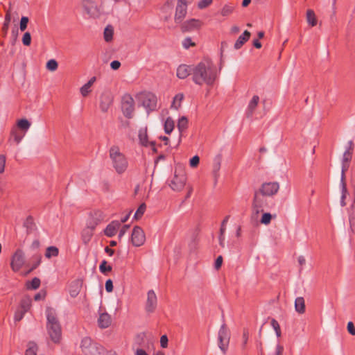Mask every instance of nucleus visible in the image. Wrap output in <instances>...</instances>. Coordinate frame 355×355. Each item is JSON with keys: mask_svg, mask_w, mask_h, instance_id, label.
I'll return each instance as SVG.
<instances>
[{"mask_svg": "<svg viewBox=\"0 0 355 355\" xmlns=\"http://www.w3.org/2000/svg\"><path fill=\"white\" fill-rule=\"evenodd\" d=\"M266 197L268 196L266 195H263L259 189L254 191L252 200V207L256 209L257 213H259L260 211H263V209L266 205Z\"/></svg>", "mask_w": 355, "mask_h": 355, "instance_id": "nucleus-11", "label": "nucleus"}, {"mask_svg": "<svg viewBox=\"0 0 355 355\" xmlns=\"http://www.w3.org/2000/svg\"><path fill=\"white\" fill-rule=\"evenodd\" d=\"M26 313V312L21 309L17 310L15 313V320L17 322L20 321L24 318V315Z\"/></svg>", "mask_w": 355, "mask_h": 355, "instance_id": "nucleus-57", "label": "nucleus"}, {"mask_svg": "<svg viewBox=\"0 0 355 355\" xmlns=\"http://www.w3.org/2000/svg\"><path fill=\"white\" fill-rule=\"evenodd\" d=\"M33 259L34 260V262L33 263V265L31 269L29 270V272L33 271L39 266L42 261V257L40 255H35L33 257Z\"/></svg>", "mask_w": 355, "mask_h": 355, "instance_id": "nucleus-48", "label": "nucleus"}, {"mask_svg": "<svg viewBox=\"0 0 355 355\" xmlns=\"http://www.w3.org/2000/svg\"><path fill=\"white\" fill-rule=\"evenodd\" d=\"M47 334L54 344H59L62 340V327L55 310L51 307L46 309Z\"/></svg>", "mask_w": 355, "mask_h": 355, "instance_id": "nucleus-2", "label": "nucleus"}, {"mask_svg": "<svg viewBox=\"0 0 355 355\" xmlns=\"http://www.w3.org/2000/svg\"><path fill=\"white\" fill-rule=\"evenodd\" d=\"M248 338H249L248 331L247 329H244L243 332V343L241 345L243 349H244L246 347V345H247L248 340Z\"/></svg>", "mask_w": 355, "mask_h": 355, "instance_id": "nucleus-54", "label": "nucleus"}, {"mask_svg": "<svg viewBox=\"0 0 355 355\" xmlns=\"http://www.w3.org/2000/svg\"><path fill=\"white\" fill-rule=\"evenodd\" d=\"M352 153L349 151H345L343 155L342 162L349 163L352 158Z\"/></svg>", "mask_w": 355, "mask_h": 355, "instance_id": "nucleus-55", "label": "nucleus"}, {"mask_svg": "<svg viewBox=\"0 0 355 355\" xmlns=\"http://www.w3.org/2000/svg\"><path fill=\"white\" fill-rule=\"evenodd\" d=\"M41 281L38 277H34L31 281L26 282V288L28 290H36L40 286Z\"/></svg>", "mask_w": 355, "mask_h": 355, "instance_id": "nucleus-33", "label": "nucleus"}, {"mask_svg": "<svg viewBox=\"0 0 355 355\" xmlns=\"http://www.w3.org/2000/svg\"><path fill=\"white\" fill-rule=\"evenodd\" d=\"M46 67L48 70L51 71H55L58 67V62L54 60V59H51V60H49L47 62H46Z\"/></svg>", "mask_w": 355, "mask_h": 355, "instance_id": "nucleus-47", "label": "nucleus"}, {"mask_svg": "<svg viewBox=\"0 0 355 355\" xmlns=\"http://www.w3.org/2000/svg\"><path fill=\"white\" fill-rule=\"evenodd\" d=\"M59 254V249L55 246H49L46 249L45 257L47 259L58 257Z\"/></svg>", "mask_w": 355, "mask_h": 355, "instance_id": "nucleus-32", "label": "nucleus"}, {"mask_svg": "<svg viewBox=\"0 0 355 355\" xmlns=\"http://www.w3.org/2000/svg\"><path fill=\"white\" fill-rule=\"evenodd\" d=\"M6 165V156L3 155H0V174L3 173L5 170Z\"/></svg>", "mask_w": 355, "mask_h": 355, "instance_id": "nucleus-58", "label": "nucleus"}, {"mask_svg": "<svg viewBox=\"0 0 355 355\" xmlns=\"http://www.w3.org/2000/svg\"><path fill=\"white\" fill-rule=\"evenodd\" d=\"M80 91L82 96L84 97L87 96L91 92L90 87H87L86 84H85L83 86L80 87Z\"/></svg>", "mask_w": 355, "mask_h": 355, "instance_id": "nucleus-59", "label": "nucleus"}, {"mask_svg": "<svg viewBox=\"0 0 355 355\" xmlns=\"http://www.w3.org/2000/svg\"><path fill=\"white\" fill-rule=\"evenodd\" d=\"M112 266L107 265V262L105 260L102 261L99 266V270L103 274H106L108 272L112 271Z\"/></svg>", "mask_w": 355, "mask_h": 355, "instance_id": "nucleus-46", "label": "nucleus"}, {"mask_svg": "<svg viewBox=\"0 0 355 355\" xmlns=\"http://www.w3.org/2000/svg\"><path fill=\"white\" fill-rule=\"evenodd\" d=\"M121 110L126 118H132L135 110V101L133 98L128 94H125L122 97Z\"/></svg>", "mask_w": 355, "mask_h": 355, "instance_id": "nucleus-8", "label": "nucleus"}, {"mask_svg": "<svg viewBox=\"0 0 355 355\" xmlns=\"http://www.w3.org/2000/svg\"><path fill=\"white\" fill-rule=\"evenodd\" d=\"M168 339L166 335H163L160 338V345L162 348H166L168 347Z\"/></svg>", "mask_w": 355, "mask_h": 355, "instance_id": "nucleus-61", "label": "nucleus"}, {"mask_svg": "<svg viewBox=\"0 0 355 355\" xmlns=\"http://www.w3.org/2000/svg\"><path fill=\"white\" fill-rule=\"evenodd\" d=\"M217 78V73L213 62L207 59L193 67L192 80L198 85L205 84L212 86Z\"/></svg>", "mask_w": 355, "mask_h": 355, "instance_id": "nucleus-1", "label": "nucleus"}, {"mask_svg": "<svg viewBox=\"0 0 355 355\" xmlns=\"http://www.w3.org/2000/svg\"><path fill=\"white\" fill-rule=\"evenodd\" d=\"M347 329L348 332L351 335H352V336L355 335V327H354V323L352 322L349 321L347 323Z\"/></svg>", "mask_w": 355, "mask_h": 355, "instance_id": "nucleus-64", "label": "nucleus"}, {"mask_svg": "<svg viewBox=\"0 0 355 355\" xmlns=\"http://www.w3.org/2000/svg\"><path fill=\"white\" fill-rule=\"evenodd\" d=\"M25 261L24 253L21 249H17L12 257L11 268L15 272L19 271Z\"/></svg>", "mask_w": 355, "mask_h": 355, "instance_id": "nucleus-13", "label": "nucleus"}, {"mask_svg": "<svg viewBox=\"0 0 355 355\" xmlns=\"http://www.w3.org/2000/svg\"><path fill=\"white\" fill-rule=\"evenodd\" d=\"M234 9V6L232 3L225 5L221 10V15L224 17L230 15L232 13Z\"/></svg>", "mask_w": 355, "mask_h": 355, "instance_id": "nucleus-42", "label": "nucleus"}, {"mask_svg": "<svg viewBox=\"0 0 355 355\" xmlns=\"http://www.w3.org/2000/svg\"><path fill=\"white\" fill-rule=\"evenodd\" d=\"M272 219V215L270 213H263L261 218V223L264 225H268Z\"/></svg>", "mask_w": 355, "mask_h": 355, "instance_id": "nucleus-49", "label": "nucleus"}, {"mask_svg": "<svg viewBox=\"0 0 355 355\" xmlns=\"http://www.w3.org/2000/svg\"><path fill=\"white\" fill-rule=\"evenodd\" d=\"M229 218H230V216L229 215L226 216L225 217V218L223 219V220L222 221L221 227H220V234H225V225L228 222Z\"/></svg>", "mask_w": 355, "mask_h": 355, "instance_id": "nucleus-62", "label": "nucleus"}, {"mask_svg": "<svg viewBox=\"0 0 355 355\" xmlns=\"http://www.w3.org/2000/svg\"><path fill=\"white\" fill-rule=\"evenodd\" d=\"M114 30L112 26H107L104 30V39L106 42H110L112 40Z\"/></svg>", "mask_w": 355, "mask_h": 355, "instance_id": "nucleus-40", "label": "nucleus"}, {"mask_svg": "<svg viewBox=\"0 0 355 355\" xmlns=\"http://www.w3.org/2000/svg\"><path fill=\"white\" fill-rule=\"evenodd\" d=\"M94 231L92 229H89L87 227H85L81 232V239L83 241V243L85 244V245H87L93 235H94Z\"/></svg>", "mask_w": 355, "mask_h": 355, "instance_id": "nucleus-26", "label": "nucleus"}, {"mask_svg": "<svg viewBox=\"0 0 355 355\" xmlns=\"http://www.w3.org/2000/svg\"><path fill=\"white\" fill-rule=\"evenodd\" d=\"M147 295L148 297L145 309L146 312L150 313L155 311L157 307V300L156 294L153 290H150Z\"/></svg>", "mask_w": 355, "mask_h": 355, "instance_id": "nucleus-18", "label": "nucleus"}, {"mask_svg": "<svg viewBox=\"0 0 355 355\" xmlns=\"http://www.w3.org/2000/svg\"><path fill=\"white\" fill-rule=\"evenodd\" d=\"M25 132H21L19 129H17V128L13 127L10 131L9 141L13 139L16 144H19L25 136Z\"/></svg>", "mask_w": 355, "mask_h": 355, "instance_id": "nucleus-23", "label": "nucleus"}, {"mask_svg": "<svg viewBox=\"0 0 355 355\" xmlns=\"http://www.w3.org/2000/svg\"><path fill=\"white\" fill-rule=\"evenodd\" d=\"M306 20L311 26H315L317 24V19L313 10L309 9L306 11Z\"/></svg>", "mask_w": 355, "mask_h": 355, "instance_id": "nucleus-34", "label": "nucleus"}, {"mask_svg": "<svg viewBox=\"0 0 355 355\" xmlns=\"http://www.w3.org/2000/svg\"><path fill=\"white\" fill-rule=\"evenodd\" d=\"M145 240V234L141 227L135 226L131 234V242L132 245L136 247L141 246L144 243Z\"/></svg>", "mask_w": 355, "mask_h": 355, "instance_id": "nucleus-12", "label": "nucleus"}, {"mask_svg": "<svg viewBox=\"0 0 355 355\" xmlns=\"http://www.w3.org/2000/svg\"><path fill=\"white\" fill-rule=\"evenodd\" d=\"M184 98L183 94H178L175 96L171 107L178 110L180 107L182 101Z\"/></svg>", "mask_w": 355, "mask_h": 355, "instance_id": "nucleus-41", "label": "nucleus"}, {"mask_svg": "<svg viewBox=\"0 0 355 355\" xmlns=\"http://www.w3.org/2000/svg\"><path fill=\"white\" fill-rule=\"evenodd\" d=\"M24 226L26 228V233L30 234L36 230V225L34 223L33 218L31 216H28L24 223Z\"/></svg>", "mask_w": 355, "mask_h": 355, "instance_id": "nucleus-27", "label": "nucleus"}, {"mask_svg": "<svg viewBox=\"0 0 355 355\" xmlns=\"http://www.w3.org/2000/svg\"><path fill=\"white\" fill-rule=\"evenodd\" d=\"M194 66L180 64L177 69V76L180 79H184L189 75L192 76Z\"/></svg>", "mask_w": 355, "mask_h": 355, "instance_id": "nucleus-19", "label": "nucleus"}, {"mask_svg": "<svg viewBox=\"0 0 355 355\" xmlns=\"http://www.w3.org/2000/svg\"><path fill=\"white\" fill-rule=\"evenodd\" d=\"M98 324L100 328L105 329L111 324V317L107 313H101L98 319Z\"/></svg>", "mask_w": 355, "mask_h": 355, "instance_id": "nucleus-24", "label": "nucleus"}, {"mask_svg": "<svg viewBox=\"0 0 355 355\" xmlns=\"http://www.w3.org/2000/svg\"><path fill=\"white\" fill-rule=\"evenodd\" d=\"M138 98L148 113L156 109L157 97L154 94L150 92L141 93L138 96Z\"/></svg>", "mask_w": 355, "mask_h": 355, "instance_id": "nucleus-6", "label": "nucleus"}, {"mask_svg": "<svg viewBox=\"0 0 355 355\" xmlns=\"http://www.w3.org/2000/svg\"><path fill=\"white\" fill-rule=\"evenodd\" d=\"M110 157L112 159L113 167L119 174L125 171L128 168V161L124 155L120 152L118 146H113L110 148Z\"/></svg>", "mask_w": 355, "mask_h": 355, "instance_id": "nucleus-3", "label": "nucleus"}, {"mask_svg": "<svg viewBox=\"0 0 355 355\" xmlns=\"http://www.w3.org/2000/svg\"><path fill=\"white\" fill-rule=\"evenodd\" d=\"M187 175L182 169L175 168L174 176L168 184L169 187L175 191H180L185 186Z\"/></svg>", "mask_w": 355, "mask_h": 355, "instance_id": "nucleus-5", "label": "nucleus"}, {"mask_svg": "<svg viewBox=\"0 0 355 355\" xmlns=\"http://www.w3.org/2000/svg\"><path fill=\"white\" fill-rule=\"evenodd\" d=\"M200 162V158L198 155L193 156L189 161L190 166L192 168L196 167Z\"/></svg>", "mask_w": 355, "mask_h": 355, "instance_id": "nucleus-56", "label": "nucleus"}, {"mask_svg": "<svg viewBox=\"0 0 355 355\" xmlns=\"http://www.w3.org/2000/svg\"><path fill=\"white\" fill-rule=\"evenodd\" d=\"M349 167V163H348V162H342L340 184H346L345 173L348 170Z\"/></svg>", "mask_w": 355, "mask_h": 355, "instance_id": "nucleus-38", "label": "nucleus"}, {"mask_svg": "<svg viewBox=\"0 0 355 355\" xmlns=\"http://www.w3.org/2000/svg\"><path fill=\"white\" fill-rule=\"evenodd\" d=\"M341 187V198H340V205L342 207L346 205L345 198L348 193V191L347 189V184H340Z\"/></svg>", "mask_w": 355, "mask_h": 355, "instance_id": "nucleus-43", "label": "nucleus"}, {"mask_svg": "<svg viewBox=\"0 0 355 355\" xmlns=\"http://www.w3.org/2000/svg\"><path fill=\"white\" fill-rule=\"evenodd\" d=\"M263 195H266L268 197L273 196L275 195L279 189V184L277 182H264L261 185L259 189Z\"/></svg>", "mask_w": 355, "mask_h": 355, "instance_id": "nucleus-14", "label": "nucleus"}, {"mask_svg": "<svg viewBox=\"0 0 355 355\" xmlns=\"http://www.w3.org/2000/svg\"><path fill=\"white\" fill-rule=\"evenodd\" d=\"M102 220V213L100 211H95L90 214L89 217L87 221L86 227L94 230L96 226L101 222Z\"/></svg>", "mask_w": 355, "mask_h": 355, "instance_id": "nucleus-16", "label": "nucleus"}, {"mask_svg": "<svg viewBox=\"0 0 355 355\" xmlns=\"http://www.w3.org/2000/svg\"><path fill=\"white\" fill-rule=\"evenodd\" d=\"M201 26L202 22L199 19H191L182 23L180 28L182 32L186 33L198 29Z\"/></svg>", "mask_w": 355, "mask_h": 355, "instance_id": "nucleus-17", "label": "nucleus"}, {"mask_svg": "<svg viewBox=\"0 0 355 355\" xmlns=\"http://www.w3.org/2000/svg\"><path fill=\"white\" fill-rule=\"evenodd\" d=\"M37 345L34 342H29L25 355H37Z\"/></svg>", "mask_w": 355, "mask_h": 355, "instance_id": "nucleus-37", "label": "nucleus"}, {"mask_svg": "<svg viewBox=\"0 0 355 355\" xmlns=\"http://www.w3.org/2000/svg\"><path fill=\"white\" fill-rule=\"evenodd\" d=\"M22 43L24 46H28L31 43V35L29 32H26L22 37Z\"/></svg>", "mask_w": 355, "mask_h": 355, "instance_id": "nucleus-51", "label": "nucleus"}, {"mask_svg": "<svg viewBox=\"0 0 355 355\" xmlns=\"http://www.w3.org/2000/svg\"><path fill=\"white\" fill-rule=\"evenodd\" d=\"M295 311L302 314L305 312V302L302 297H298L295 300Z\"/></svg>", "mask_w": 355, "mask_h": 355, "instance_id": "nucleus-28", "label": "nucleus"}, {"mask_svg": "<svg viewBox=\"0 0 355 355\" xmlns=\"http://www.w3.org/2000/svg\"><path fill=\"white\" fill-rule=\"evenodd\" d=\"M188 119L185 116H182L178 122V128L180 133L187 128Z\"/></svg>", "mask_w": 355, "mask_h": 355, "instance_id": "nucleus-39", "label": "nucleus"}, {"mask_svg": "<svg viewBox=\"0 0 355 355\" xmlns=\"http://www.w3.org/2000/svg\"><path fill=\"white\" fill-rule=\"evenodd\" d=\"M129 227H130L129 225H124L122 227V228L120 230L119 235H118V238L119 240H121V238L125 234V233L127 232Z\"/></svg>", "mask_w": 355, "mask_h": 355, "instance_id": "nucleus-60", "label": "nucleus"}, {"mask_svg": "<svg viewBox=\"0 0 355 355\" xmlns=\"http://www.w3.org/2000/svg\"><path fill=\"white\" fill-rule=\"evenodd\" d=\"M182 46L184 49H189L190 46H196V44L194 42H192L191 40V38L189 37H186L183 41H182Z\"/></svg>", "mask_w": 355, "mask_h": 355, "instance_id": "nucleus-52", "label": "nucleus"}, {"mask_svg": "<svg viewBox=\"0 0 355 355\" xmlns=\"http://www.w3.org/2000/svg\"><path fill=\"white\" fill-rule=\"evenodd\" d=\"M31 123L26 119H21L17 121V129L24 131V132H26L30 128Z\"/></svg>", "mask_w": 355, "mask_h": 355, "instance_id": "nucleus-29", "label": "nucleus"}, {"mask_svg": "<svg viewBox=\"0 0 355 355\" xmlns=\"http://www.w3.org/2000/svg\"><path fill=\"white\" fill-rule=\"evenodd\" d=\"M80 348L85 355H105L104 347L93 342L89 337L82 339Z\"/></svg>", "mask_w": 355, "mask_h": 355, "instance_id": "nucleus-4", "label": "nucleus"}, {"mask_svg": "<svg viewBox=\"0 0 355 355\" xmlns=\"http://www.w3.org/2000/svg\"><path fill=\"white\" fill-rule=\"evenodd\" d=\"M113 95L109 90L103 92L99 98V106L103 112H107L113 103Z\"/></svg>", "mask_w": 355, "mask_h": 355, "instance_id": "nucleus-9", "label": "nucleus"}, {"mask_svg": "<svg viewBox=\"0 0 355 355\" xmlns=\"http://www.w3.org/2000/svg\"><path fill=\"white\" fill-rule=\"evenodd\" d=\"M146 206L145 203L141 204L134 215V218H135L137 220L141 218L146 211Z\"/></svg>", "mask_w": 355, "mask_h": 355, "instance_id": "nucleus-45", "label": "nucleus"}, {"mask_svg": "<svg viewBox=\"0 0 355 355\" xmlns=\"http://www.w3.org/2000/svg\"><path fill=\"white\" fill-rule=\"evenodd\" d=\"M121 226V223L118 220H113L110 224H108L106 228L104 230V234L108 237L114 236L117 230L119 229Z\"/></svg>", "mask_w": 355, "mask_h": 355, "instance_id": "nucleus-20", "label": "nucleus"}, {"mask_svg": "<svg viewBox=\"0 0 355 355\" xmlns=\"http://www.w3.org/2000/svg\"><path fill=\"white\" fill-rule=\"evenodd\" d=\"M230 335L225 324H223L218 331V347L223 354H225L230 343Z\"/></svg>", "mask_w": 355, "mask_h": 355, "instance_id": "nucleus-7", "label": "nucleus"}, {"mask_svg": "<svg viewBox=\"0 0 355 355\" xmlns=\"http://www.w3.org/2000/svg\"><path fill=\"white\" fill-rule=\"evenodd\" d=\"M105 290L107 293H110L113 291V282L109 279L105 282Z\"/></svg>", "mask_w": 355, "mask_h": 355, "instance_id": "nucleus-63", "label": "nucleus"}, {"mask_svg": "<svg viewBox=\"0 0 355 355\" xmlns=\"http://www.w3.org/2000/svg\"><path fill=\"white\" fill-rule=\"evenodd\" d=\"M175 123L171 117H168L164 122V131L166 134H170L174 129Z\"/></svg>", "mask_w": 355, "mask_h": 355, "instance_id": "nucleus-36", "label": "nucleus"}, {"mask_svg": "<svg viewBox=\"0 0 355 355\" xmlns=\"http://www.w3.org/2000/svg\"><path fill=\"white\" fill-rule=\"evenodd\" d=\"M28 21L29 19L28 17H21L19 23V29L21 31H24L26 29Z\"/></svg>", "mask_w": 355, "mask_h": 355, "instance_id": "nucleus-50", "label": "nucleus"}, {"mask_svg": "<svg viewBox=\"0 0 355 355\" xmlns=\"http://www.w3.org/2000/svg\"><path fill=\"white\" fill-rule=\"evenodd\" d=\"M259 101V97L257 95H254L249 102L248 107L245 110V116L247 118H251L254 112L257 107Z\"/></svg>", "mask_w": 355, "mask_h": 355, "instance_id": "nucleus-21", "label": "nucleus"}, {"mask_svg": "<svg viewBox=\"0 0 355 355\" xmlns=\"http://www.w3.org/2000/svg\"><path fill=\"white\" fill-rule=\"evenodd\" d=\"M212 3V0H200L198 3V7L200 9H203L208 7Z\"/></svg>", "mask_w": 355, "mask_h": 355, "instance_id": "nucleus-53", "label": "nucleus"}, {"mask_svg": "<svg viewBox=\"0 0 355 355\" xmlns=\"http://www.w3.org/2000/svg\"><path fill=\"white\" fill-rule=\"evenodd\" d=\"M251 33L248 31H245L239 37L234 44V49H239L250 39Z\"/></svg>", "mask_w": 355, "mask_h": 355, "instance_id": "nucleus-25", "label": "nucleus"}, {"mask_svg": "<svg viewBox=\"0 0 355 355\" xmlns=\"http://www.w3.org/2000/svg\"><path fill=\"white\" fill-rule=\"evenodd\" d=\"M10 20H11V15H10V11L8 10V11H7V12L6 14L4 23H3V28H2L3 31L5 34H6L8 32L9 24L10 23Z\"/></svg>", "mask_w": 355, "mask_h": 355, "instance_id": "nucleus-44", "label": "nucleus"}, {"mask_svg": "<svg viewBox=\"0 0 355 355\" xmlns=\"http://www.w3.org/2000/svg\"><path fill=\"white\" fill-rule=\"evenodd\" d=\"M187 13V0H178L174 20L176 24H180Z\"/></svg>", "mask_w": 355, "mask_h": 355, "instance_id": "nucleus-10", "label": "nucleus"}, {"mask_svg": "<svg viewBox=\"0 0 355 355\" xmlns=\"http://www.w3.org/2000/svg\"><path fill=\"white\" fill-rule=\"evenodd\" d=\"M83 282L80 279L73 281L69 286V294L71 297H76L80 292Z\"/></svg>", "mask_w": 355, "mask_h": 355, "instance_id": "nucleus-22", "label": "nucleus"}, {"mask_svg": "<svg viewBox=\"0 0 355 355\" xmlns=\"http://www.w3.org/2000/svg\"><path fill=\"white\" fill-rule=\"evenodd\" d=\"M83 7L90 17L97 18L100 16L99 8L94 1L92 0H83Z\"/></svg>", "mask_w": 355, "mask_h": 355, "instance_id": "nucleus-15", "label": "nucleus"}, {"mask_svg": "<svg viewBox=\"0 0 355 355\" xmlns=\"http://www.w3.org/2000/svg\"><path fill=\"white\" fill-rule=\"evenodd\" d=\"M139 139L140 141V143L142 146H148V135H147V128H141L139 131Z\"/></svg>", "mask_w": 355, "mask_h": 355, "instance_id": "nucleus-30", "label": "nucleus"}, {"mask_svg": "<svg viewBox=\"0 0 355 355\" xmlns=\"http://www.w3.org/2000/svg\"><path fill=\"white\" fill-rule=\"evenodd\" d=\"M31 306V299L28 296H24L20 302V309L27 312Z\"/></svg>", "mask_w": 355, "mask_h": 355, "instance_id": "nucleus-35", "label": "nucleus"}, {"mask_svg": "<svg viewBox=\"0 0 355 355\" xmlns=\"http://www.w3.org/2000/svg\"><path fill=\"white\" fill-rule=\"evenodd\" d=\"M220 164H221V157L220 155L217 156L215 159L213 164V174L215 178V182L217 181V178L218 176V172L220 168Z\"/></svg>", "mask_w": 355, "mask_h": 355, "instance_id": "nucleus-31", "label": "nucleus"}]
</instances>
